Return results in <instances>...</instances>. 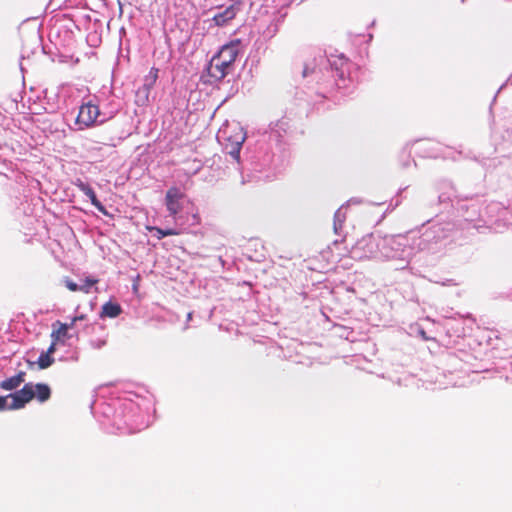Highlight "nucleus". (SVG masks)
<instances>
[{"instance_id": "f257e3e1", "label": "nucleus", "mask_w": 512, "mask_h": 512, "mask_svg": "<svg viewBox=\"0 0 512 512\" xmlns=\"http://www.w3.org/2000/svg\"><path fill=\"white\" fill-rule=\"evenodd\" d=\"M399 244L395 236H387L384 238L375 237L374 235H366L360 239L352 249L354 258L369 259L383 257L386 259L394 258V255L386 250L387 246Z\"/></svg>"}, {"instance_id": "f03ea898", "label": "nucleus", "mask_w": 512, "mask_h": 512, "mask_svg": "<svg viewBox=\"0 0 512 512\" xmlns=\"http://www.w3.org/2000/svg\"><path fill=\"white\" fill-rule=\"evenodd\" d=\"M245 139L246 134L237 123L226 124L217 133L218 142L224 145L228 149V153L237 161L239 160L240 149Z\"/></svg>"}, {"instance_id": "7ed1b4c3", "label": "nucleus", "mask_w": 512, "mask_h": 512, "mask_svg": "<svg viewBox=\"0 0 512 512\" xmlns=\"http://www.w3.org/2000/svg\"><path fill=\"white\" fill-rule=\"evenodd\" d=\"M99 107L92 102L84 103L80 106L76 117V125L79 129H85L97 124L104 123L108 118L101 117Z\"/></svg>"}, {"instance_id": "20e7f679", "label": "nucleus", "mask_w": 512, "mask_h": 512, "mask_svg": "<svg viewBox=\"0 0 512 512\" xmlns=\"http://www.w3.org/2000/svg\"><path fill=\"white\" fill-rule=\"evenodd\" d=\"M231 68L232 67L229 64L223 63L222 60L214 56L207 66V72L211 78L210 81H219L223 79L230 72Z\"/></svg>"}, {"instance_id": "39448f33", "label": "nucleus", "mask_w": 512, "mask_h": 512, "mask_svg": "<svg viewBox=\"0 0 512 512\" xmlns=\"http://www.w3.org/2000/svg\"><path fill=\"white\" fill-rule=\"evenodd\" d=\"M184 194L176 187H172L166 194V206L171 214H177L183 206Z\"/></svg>"}, {"instance_id": "423d86ee", "label": "nucleus", "mask_w": 512, "mask_h": 512, "mask_svg": "<svg viewBox=\"0 0 512 512\" xmlns=\"http://www.w3.org/2000/svg\"><path fill=\"white\" fill-rule=\"evenodd\" d=\"M73 184L82 191L91 201L92 205L101 213L107 214L105 207L97 199L94 190L87 183H84L81 179H76Z\"/></svg>"}, {"instance_id": "0eeeda50", "label": "nucleus", "mask_w": 512, "mask_h": 512, "mask_svg": "<svg viewBox=\"0 0 512 512\" xmlns=\"http://www.w3.org/2000/svg\"><path fill=\"white\" fill-rule=\"evenodd\" d=\"M237 55L238 50L236 45H225L215 56L222 60L223 63L229 64L232 67L236 60Z\"/></svg>"}, {"instance_id": "6e6552de", "label": "nucleus", "mask_w": 512, "mask_h": 512, "mask_svg": "<svg viewBox=\"0 0 512 512\" xmlns=\"http://www.w3.org/2000/svg\"><path fill=\"white\" fill-rule=\"evenodd\" d=\"M238 8L234 5L226 8L223 12L218 13L214 16V20L217 25H224L229 20H232L237 13Z\"/></svg>"}, {"instance_id": "1a4fd4ad", "label": "nucleus", "mask_w": 512, "mask_h": 512, "mask_svg": "<svg viewBox=\"0 0 512 512\" xmlns=\"http://www.w3.org/2000/svg\"><path fill=\"white\" fill-rule=\"evenodd\" d=\"M121 307L117 303L107 302L102 307L101 317L115 318L119 316Z\"/></svg>"}, {"instance_id": "9d476101", "label": "nucleus", "mask_w": 512, "mask_h": 512, "mask_svg": "<svg viewBox=\"0 0 512 512\" xmlns=\"http://www.w3.org/2000/svg\"><path fill=\"white\" fill-rule=\"evenodd\" d=\"M345 218H346L345 213L342 211V208H339L334 214L333 228H334L335 233H338L339 230H341L342 224L345 221Z\"/></svg>"}, {"instance_id": "9b49d317", "label": "nucleus", "mask_w": 512, "mask_h": 512, "mask_svg": "<svg viewBox=\"0 0 512 512\" xmlns=\"http://www.w3.org/2000/svg\"><path fill=\"white\" fill-rule=\"evenodd\" d=\"M97 283L94 278H86L84 283L80 285V291L88 293L93 285Z\"/></svg>"}, {"instance_id": "f8f14e48", "label": "nucleus", "mask_w": 512, "mask_h": 512, "mask_svg": "<svg viewBox=\"0 0 512 512\" xmlns=\"http://www.w3.org/2000/svg\"><path fill=\"white\" fill-rule=\"evenodd\" d=\"M151 231H155L157 233L156 236H157L158 239H161V238H163L165 236L174 234L173 230H171V229L162 230L160 228H155L154 227V228H151Z\"/></svg>"}, {"instance_id": "ddd939ff", "label": "nucleus", "mask_w": 512, "mask_h": 512, "mask_svg": "<svg viewBox=\"0 0 512 512\" xmlns=\"http://www.w3.org/2000/svg\"><path fill=\"white\" fill-rule=\"evenodd\" d=\"M398 241L399 244H394L392 246H387L386 247V250L390 251L394 257H396V252L400 251L401 250V247L403 246L402 243L400 242V237H395Z\"/></svg>"}, {"instance_id": "4468645a", "label": "nucleus", "mask_w": 512, "mask_h": 512, "mask_svg": "<svg viewBox=\"0 0 512 512\" xmlns=\"http://www.w3.org/2000/svg\"><path fill=\"white\" fill-rule=\"evenodd\" d=\"M410 329H411L412 331H414V330H415V331H416V332H417V333H418V334H419V335H420L424 340H429V339H430V338L426 335V332H425L423 329L419 328L417 324H413V325H411Z\"/></svg>"}, {"instance_id": "2eb2a0df", "label": "nucleus", "mask_w": 512, "mask_h": 512, "mask_svg": "<svg viewBox=\"0 0 512 512\" xmlns=\"http://www.w3.org/2000/svg\"><path fill=\"white\" fill-rule=\"evenodd\" d=\"M65 285L66 287L70 290V291H78L80 290V285H78L77 283L73 282L72 280L70 279H66L65 280Z\"/></svg>"}, {"instance_id": "dca6fc26", "label": "nucleus", "mask_w": 512, "mask_h": 512, "mask_svg": "<svg viewBox=\"0 0 512 512\" xmlns=\"http://www.w3.org/2000/svg\"><path fill=\"white\" fill-rule=\"evenodd\" d=\"M187 320H192V312L187 313Z\"/></svg>"}, {"instance_id": "f3484780", "label": "nucleus", "mask_w": 512, "mask_h": 512, "mask_svg": "<svg viewBox=\"0 0 512 512\" xmlns=\"http://www.w3.org/2000/svg\"><path fill=\"white\" fill-rule=\"evenodd\" d=\"M74 321H77V320H82V317H74L73 318Z\"/></svg>"}]
</instances>
